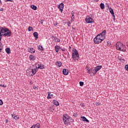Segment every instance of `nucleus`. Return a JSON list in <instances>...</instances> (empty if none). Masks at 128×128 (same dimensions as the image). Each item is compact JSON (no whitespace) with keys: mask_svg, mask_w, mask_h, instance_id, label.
<instances>
[{"mask_svg":"<svg viewBox=\"0 0 128 128\" xmlns=\"http://www.w3.org/2000/svg\"><path fill=\"white\" fill-rule=\"evenodd\" d=\"M0 2H1L0 0Z\"/></svg>","mask_w":128,"mask_h":128,"instance_id":"obj_52","label":"nucleus"},{"mask_svg":"<svg viewBox=\"0 0 128 128\" xmlns=\"http://www.w3.org/2000/svg\"><path fill=\"white\" fill-rule=\"evenodd\" d=\"M100 8H102V10H104V4L103 3H101L100 4Z\"/></svg>","mask_w":128,"mask_h":128,"instance_id":"obj_26","label":"nucleus"},{"mask_svg":"<svg viewBox=\"0 0 128 128\" xmlns=\"http://www.w3.org/2000/svg\"><path fill=\"white\" fill-rule=\"evenodd\" d=\"M54 108H52V109L51 110V111H52V112H54Z\"/></svg>","mask_w":128,"mask_h":128,"instance_id":"obj_48","label":"nucleus"},{"mask_svg":"<svg viewBox=\"0 0 128 128\" xmlns=\"http://www.w3.org/2000/svg\"><path fill=\"white\" fill-rule=\"evenodd\" d=\"M62 120L64 124H70V122H74V120L72 118H68L66 115H63Z\"/></svg>","mask_w":128,"mask_h":128,"instance_id":"obj_4","label":"nucleus"},{"mask_svg":"<svg viewBox=\"0 0 128 128\" xmlns=\"http://www.w3.org/2000/svg\"><path fill=\"white\" fill-rule=\"evenodd\" d=\"M100 0H96V2H98Z\"/></svg>","mask_w":128,"mask_h":128,"instance_id":"obj_51","label":"nucleus"},{"mask_svg":"<svg viewBox=\"0 0 128 128\" xmlns=\"http://www.w3.org/2000/svg\"><path fill=\"white\" fill-rule=\"evenodd\" d=\"M2 32H0V40H2Z\"/></svg>","mask_w":128,"mask_h":128,"instance_id":"obj_36","label":"nucleus"},{"mask_svg":"<svg viewBox=\"0 0 128 128\" xmlns=\"http://www.w3.org/2000/svg\"><path fill=\"white\" fill-rule=\"evenodd\" d=\"M48 96H47V98L50 99V98H52V97L50 96V92H48Z\"/></svg>","mask_w":128,"mask_h":128,"instance_id":"obj_29","label":"nucleus"},{"mask_svg":"<svg viewBox=\"0 0 128 128\" xmlns=\"http://www.w3.org/2000/svg\"><path fill=\"white\" fill-rule=\"evenodd\" d=\"M112 14L113 18H116V16H114V14Z\"/></svg>","mask_w":128,"mask_h":128,"instance_id":"obj_44","label":"nucleus"},{"mask_svg":"<svg viewBox=\"0 0 128 128\" xmlns=\"http://www.w3.org/2000/svg\"><path fill=\"white\" fill-rule=\"evenodd\" d=\"M0 31L1 32V34L2 36H12V32L10 30L4 27H0Z\"/></svg>","mask_w":128,"mask_h":128,"instance_id":"obj_2","label":"nucleus"},{"mask_svg":"<svg viewBox=\"0 0 128 128\" xmlns=\"http://www.w3.org/2000/svg\"><path fill=\"white\" fill-rule=\"evenodd\" d=\"M6 52L8 54H10V48H6Z\"/></svg>","mask_w":128,"mask_h":128,"instance_id":"obj_25","label":"nucleus"},{"mask_svg":"<svg viewBox=\"0 0 128 128\" xmlns=\"http://www.w3.org/2000/svg\"><path fill=\"white\" fill-rule=\"evenodd\" d=\"M62 52H64L66 50V49L64 48H61Z\"/></svg>","mask_w":128,"mask_h":128,"instance_id":"obj_39","label":"nucleus"},{"mask_svg":"<svg viewBox=\"0 0 128 128\" xmlns=\"http://www.w3.org/2000/svg\"><path fill=\"white\" fill-rule=\"evenodd\" d=\"M58 25V23H55L54 24V26H57Z\"/></svg>","mask_w":128,"mask_h":128,"instance_id":"obj_46","label":"nucleus"},{"mask_svg":"<svg viewBox=\"0 0 128 128\" xmlns=\"http://www.w3.org/2000/svg\"><path fill=\"white\" fill-rule=\"evenodd\" d=\"M12 116L14 120H20V117H18V116L16 114H12Z\"/></svg>","mask_w":128,"mask_h":128,"instance_id":"obj_13","label":"nucleus"},{"mask_svg":"<svg viewBox=\"0 0 128 128\" xmlns=\"http://www.w3.org/2000/svg\"><path fill=\"white\" fill-rule=\"evenodd\" d=\"M110 12L111 14H114V10H112V8H110Z\"/></svg>","mask_w":128,"mask_h":128,"instance_id":"obj_28","label":"nucleus"},{"mask_svg":"<svg viewBox=\"0 0 128 128\" xmlns=\"http://www.w3.org/2000/svg\"><path fill=\"white\" fill-rule=\"evenodd\" d=\"M80 86H84V82H79Z\"/></svg>","mask_w":128,"mask_h":128,"instance_id":"obj_31","label":"nucleus"},{"mask_svg":"<svg viewBox=\"0 0 128 128\" xmlns=\"http://www.w3.org/2000/svg\"><path fill=\"white\" fill-rule=\"evenodd\" d=\"M106 30H103L100 34H98L94 39V43L96 44H98L100 42H102L106 38Z\"/></svg>","mask_w":128,"mask_h":128,"instance_id":"obj_1","label":"nucleus"},{"mask_svg":"<svg viewBox=\"0 0 128 128\" xmlns=\"http://www.w3.org/2000/svg\"><path fill=\"white\" fill-rule=\"evenodd\" d=\"M6 2H12L13 0H6Z\"/></svg>","mask_w":128,"mask_h":128,"instance_id":"obj_43","label":"nucleus"},{"mask_svg":"<svg viewBox=\"0 0 128 128\" xmlns=\"http://www.w3.org/2000/svg\"><path fill=\"white\" fill-rule=\"evenodd\" d=\"M29 58L30 60H36V57L33 55H30L29 56Z\"/></svg>","mask_w":128,"mask_h":128,"instance_id":"obj_14","label":"nucleus"},{"mask_svg":"<svg viewBox=\"0 0 128 128\" xmlns=\"http://www.w3.org/2000/svg\"><path fill=\"white\" fill-rule=\"evenodd\" d=\"M50 96H51V98H54V94H50Z\"/></svg>","mask_w":128,"mask_h":128,"instance_id":"obj_40","label":"nucleus"},{"mask_svg":"<svg viewBox=\"0 0 128 128\" xmlns=\"http://www.w3.org/2000/svg\"><path fill=\"white\" fill-rule=\"evenodd\" d=\"M2 104H4V102H2V100H0V106H2Z\"/></svg>","mask_w":128,"mask_h":128,"instance_id":"obj_33","label":"nucleus"},{"mask_svg":"<svg viewBox=\"0 0 128 128\" xmlns=\"http://www.w3.org/2000/svg\"><path fill=\"white\" fill-rule=\"evenodd\" d=\"M26 72H27L28 74V76H30V72H30V70H27Z\"/></svg>","mask_w":128,"mask_h":128,"instance_id":"obj_34","label":"nucleus"},{"mask_svg":"<svg viewBox=\"0 0 128 128\" xmlns=\"http://www.w3.org/2000/svg\"><path fill=\"white\" fill-rule=\"evenodd\" d=\"M4 48V46H2V44L0 42V52L2 50V48Z\"/></svg>","mask_w":128,"mask_h":128,"instance_id":"obj_27","label":"nucleus"},{"mask_svg":"<svg viewBox=\"0 0 128 128\" xmlns=\"http://www.w3.org/2000/svg\"><path fill=\"white\" fill-rule=\"evenodd\" d=\"M60 46H55V51L56 52H58L60 51Z\"/></svg>","mask_w":128,"mask_h":128,"instance_id":"obj_19","label":"nucleus"},{"mask_svg":"<svg viewBox=\"0 0 128 128\" xmlns=\"http://www.w3.org/2000/svg\"><path fill=\"white\" fill-rule=\"evenodd\" d=\"M56 65L59 68H60V66H62V62L60 61H57Z\"/></svg>","mask_w":128,"mask_h":128,"instance_id":"obj_24","label":"nucleus"},{"mask_svg":"<svg viewBox=\"0 0 128 128\" xmlns=\"http://www.w3.org/2000/svg\"><path fill=\"white\" fill-rule=\"evenodd\" d=\"M78 58H80V54H78V50L74 49L72 51V58H73L74 60H76V59Z\"/></svg>","mask_w":128,"mask_h":128,"instance_id":"obj_5","label":"nucleus"},{"mask_svg":"<svg viewBox=\"0 0 128 128\" xmlns=\"http://www.w3.org/2000/svg\"><path fill=\"white\" fill-rule=\"evenodd\" d=\"M30 8L32 10H38V7L34 5H32Z\"/></svg>","mask_w":128,"mask_h":128,"instance_id":"obj_21","label":"nucleus"},{"mask_svg":"<svg viewBox=\"0 0 128 128\" xmlns=\"http://www.w3.org/2000/svg\"><path fill=\"white\" fill-rule=\"evenodd\" d=\"M38 50H41V52H44V47L42 46H38Z\"/></svg>","mask_w":128,"mask_h":128,"instance_id":"obj_23","label":"nucleus"},{"mask_svg":"<svg viewBox=\"0 0 128 128\" xmlns=\"http://www.w3.org/2000/svg\"><path fill=\"white\" fill-rule=\"evenodd\" d=\"M70 48H72V46H69V50H70Z\"/></svg>","mask_w":128,"mask_h":128,"instance_id":"obj_47","label":"nucleus"},{"mask_svg":"<svg viewBox=\"0 0 128 128\" xmlns=\"http://www.w3.org/2000/svg\"><path fill=\"white\" fill-rule=\"evenodd\" d=\"M89 70H91L92 72H93V70H94L92 69V68H89Z\"/></svg>","mask_w":128,"mask_h":128,"instance_id":"obj_42","label":"nucleus"},{"mask_svg":"<svg viewBox=\"0 0 128 128\" xmlns=\"http://www.w3.org/2000/svg\"><path fill=\"white\" fill-rule=\"evenodd\" d=\"M86 70H88L87 72H88V74H92V72L90 70V67H88V66L86 67Z\"/></svg>","mask_w":128,"mask_h":128,"instance_id":"obj_18","label":"nucleus"},{"mask_svg":"<svg viewBox=\"0 0 128 128\" xmlns=\"http://www.w3.org/2000/svg\"><path fill=\"white\" fill-rule=\"evenodd\" d=\"M6 123H7V122H8V120H6Z\"/></svg>","mask_w":128,"mask_h":128,"instance_id":"obj_45","label":"nucleus"},{"mask_svg":"<svg viewBox=\"0 0 128 128\" xmlns=\"http://www.w3.org/2000/svg\"><path fill=\"white\" fill-rule=\"evenodd\" d=\"M53 104H55V106H60V102H58L56 101V100H53Z\"/></svg>","mask_w":128,"mask_h":128,"instance_id":"obj_20","label":"nucleus"},{"mask_svg":"<svg viewBox=\"0 0 128 128\" xmlns=\"http://www.w3.org/2000/svg\"><path fill=\"white\" fill-rule=\"evenodd\" d=\"M85 20L86 24H92V22H94V19L90 16H87L85 19Z\"/></svg>","mask_w":128,"mask_h":128,"instance_id":"obj_7","label":"nucleus"},{"mask_svg":"<svg viewBox=\"0 0 128 128\" xmlns=\"http://www.w3.org/2000/svg\"><path fill=\"white\" fill-rule=\"evenodd\" d=\"M36 68H40V70H44V65L42 64L40 62H38L36 64Z\"/></svg>","mask_w":128,"mask_h":128,"instance_id":"obj_8","label":"nucleus"},{"mask_svg":"<svg viewBox=\"0 0 128 128\" xmlns=\"http://www.w3.org/2000/svg\"><path fill=\"white\" fill-rule=\"evenodd\" d=\"M102 66H96L94 69L92 71V74H96V72H98V70H100V69H102Z\"/></svg>","mask_w":128,"mask_h":128,"instance_id":"obj_6","label":"nucleus"},{"mask_svg":"<svg viewBox=\"0 0 128 128\" xmlns=\"http://www.w3.org/2000/svg\"><path fill=\"white\" fill-rule=\"evenodd\" d=\"M82 118L83 122H90L88 120L86 119V118L85 116L82 117Z\"/></svg>","mask_w":128,"mask_h":128,"instance_id":"obj_22","label":"nucleus"},{"mask_svg":"<svg viewBox=\"0 0 128 128\" xmlns=\"http://www.w3.org/2000/svg\"><path fill=\"white\" fill-rule=\"evenodd\" d=\"M62 72L64 76H68V70L66 68H64L62 70Z\"/></svg>","mask_w":128,"mask_h":128,"instance_id":"obj_12","label":"nucleus"},{"mask_svg":"<svg viewBox=\"0 0 128 128\" xmlns=\"http://www.w3.org/2000/svg\"><path fill=\"white\" fill-rule=\"evenodd\" d=\"M40 23H41L42 24H44V22H41Z\"/></svg>","mask_w":128,"mask_h":128,"instance_id":"obj_49","label":"nucleus"},{"mask_svg":"<svg viewBox=\"0 0 128 128\" xmlns=\"http://www.w3.org/2000/svg\"><path fill=\"white\" fill-rule=\"evenodd\" d=\"M28 52H30L31 54H34V52H36V50H34V48H30L28 50Z\"/></svg>","mask_w":128,"mask_h":128,"instance_id":"obj_17","label":"nucleus"},{"mask_svg":"<svg viewBox=\"0 0 128 128\" xmlns=\"http://www.w3.org/2000/svg\"><path fill=\"white\" fill-rule=\"evenodd\" d=\"M38 72V68H34L32 70L31 72L29 74V76H34L36 72Z\"/></svg>","mask_w":128,"mask_h":128,"instance_id":"obj_9","label":"nucleus"},{"mask_svg":"<svg viewBox=\"0 0 128 128\" xmlns=\"http://www.w3.org/2000/svg\"><path fill=\"white\" fill-rule=\"evenodd\" d=\"M33 35L34 38H35V40H38V32H34L33 33Z\"/></svg>","mask_w":128,"mask_h":128,"instance_id":"obj_15","label":"nucleus"},{"mask_svg":"<svg viewBox=\"0 0 128 128\" xmlns=\"http://www.w3.org/2000/svg\"><path fill=\"white\" fill-rule=\"evenodd\" d=\"M82 106L84 108V105L82 104Z\"/></svg>","mask_w":128,"mask_h":128,"instance_id":"obj_50","label":"nucleus"},{"mask_svg":"<svg viewBox=\"0 0 128 128\" xmlns=\"http://www.w3.org/2000/svg\"><path fill=\"white\" fill-rule=\"evenodd\" d=\"M58 8L60 10V12H62V11L64 10V4L62 3L60 4L58 6Z\"/></svg>","mask_w":128,"mask_h":128,"instance_id":"obj_10","label":"nucleus"},{"mask_svg":"<svg viewBox=\"0 0 128 128\" xmlns=\"http://www.w3.org/2000/svg\"><path fill=\"white\" fill-rule=\"evenodd\" d=\"M0 12H4V8H0Z\"/></svg>","mask_w":128,"mask_h":128,"instance_id":"obj_41","label":"nucleus"},{"mask_svg":"<svg viewBox=\"0 0 128 128\" xmlns=\"http://www.w3.org/2000/svg\"><path fill=\"white\" fill-rule=\"evenodd\" d=\"M72 16H71V22H74V11L72 12Z\"/></svg>","mask_w":128,"mask_h":128,"instance_id":"obj_16","label":"nucleus"},{"mask_svg":"<svg viewBox=\"0 0 128 128\" xmlns=\"http://www.w3.org/2000/svg\"><path fill=\"white\" fill-rule=\"evenodd\" d=\"M28 32H32V30H33L32 27L29 26L28 28Z\"/></svg>","mask_w":128,"mask_h":128,"instance_id":"obj_30","label":"nucleus"},{"mask_svg":"<svg viewBox=\"0 0 128 128\" xmlns=\"http://www.w3.org/2000/svg\"><path fill=\"white\" fill-rule=\"evenodd\" d=\"M0 86H2V88H6V86L4 84H0Z\"/></svg>","mask_w":128,"mask_h":128,"instance_id":"obj_35","label":"nucleus"},{"mask_svg":"<svg viewBox=\"0 0 128 128\" xmlns=\"http://www.w3.org/2000/svg\"><path fill=\"white\" fill-rule=\"evenodd\" d=\"M33 88H34V90H36L38 88V87L34 86H33Z\"/></svg>","mask_w":128,"mask_h":128,"instance_id":"obj_38","label":"nucleus"},{"mask_svg":"<svg viewBox=\"0 0 128 128\" xmlns=\"http://www.w3.org/2000/svg\"><path fill=\"white\" fill-rule=\"evenodd\" d=\"M116 46L117 50L123 52H124L126 51V45L120 42H117L116 44Z\"/></svg>","mask_w":128,"mask_h":128,"instance_id":"obj_3","label":"nucleus"},{"mask_svg":"<svg viewBox=\"0 0 128 128\" xmlns=\"http://www.w3.org/2000/svg\"><path fill=\"white\" fill-rule=\"evenodd\" d=\"M70 22L68 21V26H70Z\"/></svg>","mask_w":128,"mask_h":128,"instance_id":"obj_37","label":"nucleus"},{"mask_svg":"<svg viewBox=\"0 0 128 128\" xmlns=\"http://www.w3.org/2000/svg\"><path fill=\"white\" fill-rule=\"evenodd\" d=\"M100 102H96L95 103L96 106H100Z\"/></svg>","mask_w":128,"mask_h":128,"instance_id":"obj_32","label":"nucleus"},{"mask_svg":"<svg viewBox=\"0 0 128 128\" xmlns=\"http://www.w3.org/2000/svg\"><path fill=\"white\" fill-rule=\"evenodd\" d=\"M52 39L53 40H54V42H60V38L56 36H52Z\"/></svg>","mask_w":128,"mask_h":128,"instance_id":"obj_11","label":"nucleus"}]
</instances>
